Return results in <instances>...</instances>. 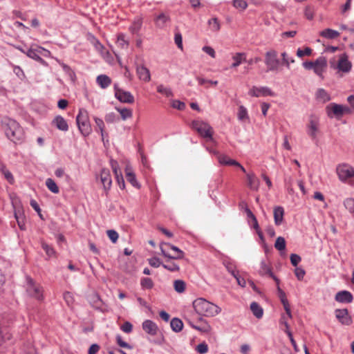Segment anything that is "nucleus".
<instances>
[{
	"instance_id": "f257e3e1",
	"label": "nucleus",
	"mask_w": 354,
	"mask_h": 354,
	"mask_svg": "<svg viewBox=\"0 0 354 354\" xmlns=\"http://www.w3.org/2000/svg\"><path fill=\"white\" fill-rule=\"evenodd\" d=\"M1 127L7 138L13 142L16 143L23 139L24 131L15 120L3 118L1 120Z\"/></svg>"
},
{
	"instance_id": "f03ea898",
	"label": "nucleus",
	"mask_w": 354,
	"mask_h": 354,
	"mask_svg": "<svg viewBox=\"0 0 354 354\" xmlns=\"http://www.w3.org/2000/svg\"><path fill=\"white\" fill-rule=\"evenodd\" d=\"M193 307L198 315L205 317H214L221 311L220 307L203 298L194 300Z\"/></svg>"
},
{
	"instance_id": "7ed1b4c3",
	"label": "nucleus",
	"mask_w": 354,
	"mask_h": 354,
	"mask_svg": "<svg viewBox=\"0 0 354 354\" xmlns=\"http://www.w3.org/2000/svg\"><path fill=\"white\" fill-rule=\"evenodd\" d=\"M78 129L84 136H87L91 133V126L89 121L88 113L84 109H80L76 117Z\"/></svg>"
},
{
	"instance_id": "20e7f679",
	"label": "nucleus",
	"mask_w": 354,
	"mask_h": 354,
	"mask_svg": "<svg viewBox=\"0 0 354 354\" xmlns=\"http://www.w3.org/2000/svg\"><path fill=\"white\" fill-rule=\"evenodd\" d=\"M326 112L330 118L335 117L337 119H340L345 114H351L352 111L346 106L330 103L326 106Z\"/></svg>"
},
{
	"instance_id": "39448f33",
	"label": "nucleus",
	"mask_w": 354,
	"mask_h": 354,
	"mask_svg": "<svg viewBox=\"0 0 354 354\" xmlns=\"http://www.w3.org/2000/svg\"><path fill=\"white\" fill-rule=\"evenodd\" d=\"M264 62L268 71H278L281 65V62L278 58L277 52L272 49L266 53Z\"/></svg>"
},
{
	"instance_id": "423d86ee",
	"label": "nucleus",
	"mask_w": 354,
	"mask_h": 354,
	"mask_svg": "<svg viewBox=\"0 0 354 354\" xmlns=\"http://www.w3.org/2000/svg\"><path fill=\"white\" fill-rule=\"evenodd\" d=\"M160 247L162 254L165 257L174 259H181L184 257V252L170 243H161Z\"/></svg>"
},
{
	"instance_id": "0eeeda50",
	"label": "nucleus",
	"mask_w": 354,
	"mask_h": 354,
	"mask_svg": "<svg viewBox=\"0 0 354 354\" xmlns=\"http://www.w3.org/2000/svg\"><path fill=\"white\" fill-rule=\"evenodd\" d=\"M192 128L196 131L201 136L212 139L213 130L209 124L201 120H194L192 122Z\"/></svg>"
},
{
	"instance_id": "6e6552de",
	"label": "nucleus",
	"mask_w": 354,
	"mask_h": 354,
	"mask_svg": "<svg viewBox=\"0 0 354 354\" xmlns=\"http://www.w3.org/2000/svg\"><path fill=\"white\" fill-rule=\"evenodd\" d=\"M27 287L26 291L28 295L37 299V300H42L43 297V288L40 284L37 283L30 277H26Z\"/></svg>"
},
{
	"instance_id": "1a4fd4ad",
	"label": "nucleus",
	"mask_w": 354,
	"mask_h": 354,
	"mask_svg": "<svg viewBox=\"0 0 354 354\" xmlns=\"http://www.w3.org/2000/svg\"><path fill=\"white\" fill-rule=\"evenodd\" d=\"M336 173L339 180L346 183L354 177V167L346 163L339 164L336 168Z\"/></svg>"
},
{
	"instance_id": "9d476101",
	"label": "nucleus",
	"mask_w": 354,
	"mask_h": 354,
	"mask_svg": "<svg viewBox=\"0 0 354 354\" xmlns=\"http://www.w3.org/2000/svg\"><path fill=\"white\" fill-rule=\"evenodd\" d=\"M331 67L337 69L340 72L348 73L351 70L352 64L348 60V57L346 53H342L339 56V60L337 65L334 62H330Z\"/></svg>"
},
{
	"instance_id": "9b49d317",
	"label": "nucleus",
	"mask_w": 354,
	"mask_h": 354,
	"mask_svg": "<svg viewBox=\"0 0 354 354\" xmlns=\"http://www.w3.org/2000/svg\"><path fill=\"white\" fill-rule=\"evenodd\" d=\"M319 119L315 115H311L307 124L308 134L312 139H315L319 131Z\"/></svg>"
},
{
	"instance_id": "f8f14e48",
	"label": "nucleus",
	"mask_w": 354,
	"mask_h": 354,
	"mask_svg": "<svg viewBox=\"0 0 354 354\" xmlns=\"http://www.w3.org/2000/svg\"><path fill=\"white\" fill-rule=\"evenodd\" d=\"M114 91L115 96L119 101L130 104L134 102V97L130 92L119 88L116 85L114 87Z\"/></svg>"
},
{
	"instance_id": "ddd939ff",
	"label": "nucleus",
	"mask_w": 354,
	"mask_h": 354,
	"mask_svg": "<svg viewBox=\"0 0 354 354\" xmlns=\"http://www.w3.org/2000/svg\"><path fill=\"white\" fill-rule=\"evenodd\" d=\"M248 94L252 97H260V96H274V93L267 86L257 87L252 86Z\"/></svg>"
},
{
	"instance_id": "4468645a",
	"label": "nucleus",
	"mask_w": 354,
	"mask_h": 354,
	"mask_svg": "<svg viewBox=\"0 0 354 354\" xmlns=\"http://www.w3.org/2000/svg\"><path fill=\"white\" fill-rule=\"evenodd\" d=\"M100 177L104 189L108 192L112 185V179L109 169L106 168L102 169L100 171Z\"/></svg>"
},
{
	"instance_id": "2eb2a0df",
	"label": "nucleus",
	"mask_w": 354,
	"mask_h": 354,
	"mask_svg": "<svg viewBox=\"0 0 354 354\" xmlns=\"http://www.w3.org/2000/svg\"><path fill=\"white\" fill-rule=\"evenodd\" d=\"M93 45L96 50H97L103 59L108 63H111L113 60L111 53L106 49V48L97 40L95 39Z\"/></svg>"
},
{
	"instance_id": "dca6fc26",
	"label": "nucleus",
	"mask_w": 354,
	"mask_h": 354,
	"mask_svg": "<svg viewBox=\"0 0 354 354\" xmlns=\"http://www.w3.org/2000/svg\"><path fill=\"white\" fill-rule=\"evenodd\" d=\"M111 165L113 169V171L115 174V177L117 181V183L120 189H123L125 187L124 180L123 176L122 175L121 171L118 167V164L115 160H111Z\"/></svg>"
},
{
	"instance_id": "f3484780",
	"label": "nucleus",
	"mask_w": 354,
	"mask_h": 354,
	"mask_svg": "<svg viewBox=\"0 0 354 354\" xmlns=\"http://www.w3.org/2000/svg\"><path fill=\"white\" fill-rule=\"evenodd\" d=\"M327 67V61L324 57H319L315 61L313 71L316 75L322 77L323 73Z\"/></svg>"
},
{
	"instance_id": "a211bd4d",
	"label": "nucleus",
	"mask_w": 354,
	"mask_h": 354,
	"mask_svg": "<svg viewBox=\"0 0 354 354\" xmlns=\"http://www.w3.org/2000/svg\"><path fill=\"white\" fill-rule=\"evenodd\" d=\"M335 316L337 319L344 325H350L352 323L351 317L348 315V311L346 308L337 309L335 310Z\"/></svg>"
},
{
	"instance_id": "6ab92c4d",
	"label": "nucleus",
	"mask_w": 354,
	"mask_h": 354,
	"mask_svg": "<svg viewBox=\"0 0 354 354\" xmlns=\"http://www.w3.org/2000/svg\"><path fill=\"white\" fill-rule=\"evenodd\" d=\"M136 73L138 78L145 82H149L151 80L149 70L144 65L137 66Z\"/></svg>"
},
{
	"instance_id": "aec40b11",
	"label": "nucleus",
	"mask_w": 354,
	"mask_h": 354,
	"mask_svg": "<svg viewBox=\"0 0 354 354\" xmlns=\"http://www.w3.org/2000/svg\"><path fill=\"white\" fill-rule=\"evenodd\" d=\"M279 283L277 285V291L279 294V297L280 298V300L283 306L284 310H286V313L288 314V316L289 318H292V313L290 310V304L288 303V301L286 298V293L281 289V288L279 286Z\"/></svg>"
},
{
	"instance_id": "412c9836",
	"label": "nucleus",
	"mask_w": 354,
	"mask_h": 354,
	"mask_svg": "<svg viewBox=\"0 0 354 354\" xmlns=\"http://www.w3.org/2000/svg\"><path fill=\"white\" fill-rule=\"evenodd\" d=\"M248 186L253 191H258L260 186L259 179L254 173H249L246 175Z\"/></svg>"
},
{
	"instance_id": "4be33fe9",
	"label": "nucleus",
	"mask_w": 354,
	"mask_h": 354,
	"mask_svg": "<svg viewBox=\"0 0 354 354\" xmlns=\"http://www.w3.org/2000/svg\"><path fill=\"white\" fill-rule=\"evenodd\" d=\"M218 161L221 164L224 165H230V166H236L241 169V170L245 173V168L236 160L231 159L227 156L225 155H221L218 157Z\"/></svg>"
},
{
	"instance_id": "5701e85b",
	"label": "nucleus",
	"mask_w": 354,
	"mask_h": 354,
	"mask_svg": "<svg viewBox=\"0 0 354 354\" xmlns=\"http://www.w3.org/2000/svg\"><path fill=\"white\" fill-rule=\"evenodd\" d=\"M142 329L150 335H156L158 328L156 323L151 320L147 319L142 323Z\"/></svg>"
},
{
	"instance_id": "b1692460",
	"label": "nucleus",
	"mask_w": 354,
	"mask_h": 354,
	"mask_svg": "<svg viewBox=\"0 0 354 354\" xmlns=\"http://www.w3.org/2000/svg\"><path fill=\"white\" fill-rule=\"evenodd\" d=\"M353 299L352 294L347 290L339 291L335 295V300L340 303H351Z\"/></svg>"
},
{
	"instance_id": "393cba45",
	"label": "nucleus",
	"mask_w": 354,
	"mask_h": 354,
	"mask_svg": "<svg viewBox=\"0 0 354 354\" xmlns=\"http://www.w3.org/2000/svg\"><path fill=\"white\" fill-rule=\"evenodd\" d=\"M198 324H194L191 322H189L192 327L196 330H198L201 332L208 333L211 330V326L207 324V322L204 320L202 317L198 319Z\"/></svg>"
},
{
	"instance_id": "a878e982",
	"label": "nucleus",
	"mask_w": 354,
	"mask_h": 354,
	"mask_svg": "<svg viewBox=\"0 0 354 354\" xmlns=\"http://www.w3.org/2000/svg\"><path fill=\"white\" fill-rule=\"evenodd\" d=\"M169 16L165 13H161L158 15L154 19L155 24L159 28H164L166 26L167 24L169 22Z\"/></svg>"
},
{
	"instance_id": "bb28decb",
	"label": "nucleus",
	"mask_w": 354,
	"mask_h": 354,
	"mask_svg": "<svg viewBox=\"0 0 354 354\" xmlns=\"http://www.w3.org/2000/svg\"><path fill=\"white\" fill-rule=\"evenodd\" d=\"M259 274L261 275H264L266 274H268L271 277L273 278V279L276 281L277 284L279 283V280L278 278H277L273 273L271 271V268H270L269 265L266 261H261L260 264V268H259Z\"/></svg>"
},
{
	"instance_id": "cd10ccee",
	"label": "nucleus",
	"mask_w": 354,
	"mask_h": 354,
	"mask_svg": "<svg viewBox=\"0 0 354 354\" xmlns=\"http://www.w3.org/2000/svg\"><path fill=\"white\" fill-rule=\"evenodd\" d=\"M26 55L28 57L39 62L40 64H41L43 65H45L46 64V62L39 56V52H37V47H36V48H29L26 51Z\"/></svg>"
},
{
	"instance_id": "c85d7f7f",
	"label": "nucleus",
	"mask_w": 354,
	"mask_h": 354,
	"mask_svg": "<svg viewBox=\"0 0 354 354\" xmlns=\"http://www.w3.org/2000/svg\"><path fill=\"white\" fill-rule=\"evenodd\" d=\"M53 123L57 128L61 131H66L68 129V125L65 119L62 116H57L53 120Z\"/></svg>"
},
{
	"instance_id": "c756f323",
	"label": "nucleus",
	"mask_w": 354,
	"mask_h": 354,
	"mask_svg": "<svg viewBox=\"0 0 354 354\" xmlns=\"http://www.w3.org/2000/svg\"><path fill=\"white\" fill-rule=\"evenodd\" d=\"M96 82L102 88H106L111 84V78L106 75H98L96 78Z\"/></svg>"
},
{
	"instance_id": "7c9ffc66",
	"label": "nucleus",
	"mask_w": 354,
	"mask_h": 354,
	"mask_svg": "<svg viewBox=\"0 0 354 354\" xmlns=\"http://www.w3.org/2000/svg\"><path fill=\"white\" fill-rule=\"evenodd\" d=\"M316 98L322 103L328 102L330 100V95L323 88H319L317 91Z\"/></svg>"
},
{
	"instance_id": "2f4dec72",
	"label": "nucleus",
	"mask_w": 354,
	"mask_h": 354,
	"mask_svg": "<svg viewBox=\"0 0 354 354\" xmlns=\"http://www.w3.org/2000/svg\"><path fill=\"white\" fill-rule=\"evenodd\" d=\"M339 35V32L330 28H326L320 32L322 37L330 39L338 37Z\"/></svg>"
},
{
	"instance_id": "473e14b6",
	"label": "nucleus",
	"mask_w": 354,
	"mask_h": 354,
	"mask_svg": "<svg viewBox=\"0 0 354 354\" xmlns=\"http://www.w3.org/2000/svg\"><path fill=\"white\" fill-rule=\"evenodd\" d=\"M281 57L282 59L281 65L286 66L288 69L290 68V64L295 62V59L292 57H290L286 52H283L281 54Z\"/></svg>"
},
{
	"instance_id": "72a5a7b5",
	"label": "nucleus",
	"mask_w": 354,
	"mask_h": 354,
	"mask_svg": "<svg viewBox=\"0 0 354 354\" xmlns=\"http://www.w3.org/2000/svg\"><path fill=\"white\" fill-rule=\"evenodd\" d=\"M234 62L232 64V68H236L239 66L242 62H245L246 59L245 54L243 53H237L232 57Z\"/></svg>"
},
{
	"instance_id": "f704fd0d",
	"label": "nucleus",
	"mask_w": 354,
	"mask_h": 354,
	"mask_svg": "<svg viewBox=\"0 0 354 354\" xmlns=\"http://www.w3.org/2000/svg\"><path fill=\"white\" fill-rule=\"evenodd\" d=\"M250 310L257 318L259 319L263 316V308L257 302H252L251 304Z\"/></svg>"
},
{
	"instance_id": "c9c22d12",
	"label": "nucleus",
	"mask_w": 354,
	"mask_h": 354,
	"mask_svg": "<svg viewBox=\"0 0 354 354\" xmlns=\"http://www.w3.org/2000/svg\"><path fill=\"white\" fill-rule=\"evenodd\" d=\"M126 178L133 187H139V184L136 180L135 174L129 168L126 169Z\"/></svg>"
},
{
	"instance_id": "e433bc0d",
	"label": "nucleus",
	"mask_w": 354,
	"mask_h": 354,
	"mask_svg": "<svg viewBox=\"0 0 354 354\" xmlns=\"http://www.w3.org/2000/svg\"><path fill=\"white\" fill-rule=\"evenodd\" d=\"M142 25V21L141 19L138 18L134 20L131 26L129 27V30L132 34H138L140 30L141 29Z\"/></svg>"
},
{
	"instance_id": "4c0bfd02",
	"label": "nucleus",
	"mask_w": 354,
	"mask_h": 354,
	"mask_svg": "<svg viewBox=\"0 0 354 354\" xmlns=\"http://www.w3.org/2000/svg\"><path fill=\"white\" fill-rule=\"evenodd\" d=\"M0 171L3 175L4 178L10 183L13 184L15 182L14 177L12 173L6 167V166L0 165Z\"/></svg>"
},
{
	"instance_id": "58836bf2",
	"label": "nucleus",
	"mask_w": 354,
	"mask_h": 354,
	"mask_svg": "<svg viewBox=\"0 0 354 354\" xmlns=\"http://www.w3.org/2000/svg\"><path fill=\"white\" fill-rule=\"evenodd\" d=\"M172 330L175 332H180L183 327V322L178 318H174L170 323Z\"/></svg>"
},
{
	"instance_id": "ea45409f",
	"label": "nucleus",
	"mask_w": 354,
	"mask_h": 354,
	"mask_svg": "<svg viewBox=\"0 0 354 354\" xmlns=\"http://www.w3.org/2000/svg\"><path fill=\"white\" fill-rule=\"evenodd\" d=\"M46 185L48 189L54 194H58L59 192V187H57L55 182L52 178H47L46 180Z\"/></svg>"
},
{
	"instance_id": "a19ab883",
	"label": "nucleus",
	"mask_w": 354,
	"mask_h": 354,
	"mask_svg": "<svg viewBox=\"0 0 354 354\" xmlns=\"http://www.w3.org/2000/svg\"><path fill=\"white\" fill-rule=\"evenodd\" d=\"M208 25L213 32H218L221 28V24L218 18L214 17L208 21Z\"/></svg>"
},
{
	"instance_id": "79ce46f5",
	"label": "nucleus",
	"mask_w": 354,
	"mask_h": 354,
	"mask_svg": "<svg viewBox=\"0 0 354 354\" xmlns=\"http://www.w3.org/2000/svg\"><path fill=\"white\" fill-rule=\"evenodd\" d=\"M274 221H282L284 214L283 208L281 207H277L273 211Z\"/></svg>"
},
{
	"instance_id": "37998d69",
	"label": "nucleus",
	"mask_w": 354,
	"mask_h": 354,
	"mask_svg": "<svg viewBox=\"0 0 354 354\" xmlns=\"http://www.w3.org/2000/svg\"><path fill=\"white\" fill-rule=\"evenodd\" d=\"M118 111L120 113L121 118L123 120H125L128 118H131L132 117V111L129 109L124 108L120 109L117 108Z\"/></svg>"
},
{
	"instance_id": "c03bdc74",
	"label": "nucleus",
	"mask_w": 354,
	"mask_h": 354,
	"mask_svg": "<svg viewBox=\"0 0 354 354\" xmlns=\"http://www.w3.org/2000/svg\"><path fill=\"white\" fill-rule=\"evenodd\" d=\"M174 289L176 292L182 293L185 290V283L183 280H176L174 283Z\"/></svg>"
},
{
	"instance_id": "a18cd8bd",
	"label": "nucleus",
	"mask_w": 354,
	"mask_h": 354,
	"mask_svg": "<svg viewBox=\"0 0 354 354\" xmlns=\"http://www.w3.org/2000/svg\"><path fill=\"white\" fill-rule=\"evenodd\" d=\"M94 120L96 124V128L99 129L101 133L102 139L104 140V123L102 119L98 118H94Z\"/></svg>"
},
{
	"instance_id": "49530a36",
	"label": "nucleus",
	"mask_w": 354,
	"mask_h": 354,
	"mask_svg": "<svg viewBox=\"0 0 354 354\" xmlns=\"http://www.w3.org/2000/svg\"><path fill=\"white\" fill-rule=\"evenodd\" d=\"M313 50L309 47H306L304 50L298 48L296 53L297 57L301 58L304 56H310L312 55Z\"/></svg>"
},
{
	"instance_id": "de8ad7c7",
	"label": "nucleus",
	"mask_w": 354,
	"mask_h": 354,
	"mask_svg": "<svg viewBox=\"0 0 354 354\" xmlns=\"http://www.w3.org/2000/svg\"><path fill=\"white\" fill-rule=\"evenodd\" d=\"M117 45L122 48H127L129 46V42L125 39V36L123 34H120L118 36Z\"/></svg>"
},
{
	"instance_id": "09e8293b",
	"label": "nucleus",
	"mask_w": 354,
	"mask_h": 354,
	"mask_svg": "<svg viewBox=\"0 0 354 354\" xmlns=\"http://www.w3.org/2000/svg\"><path fill=\"white\" fill-rule=\"evenodd\" d=\"M274 247L276 249H277L278 250H280V251L285 250L286 241H285L284 238H283L281 236L278 237L275 241Z\"/></svg>"
},
{
	"instance_id": "8fccbe9b",
	"label": "nucleus",
	"mask_w": 354,
	"mask_h": 354,
	"mask_svg": "<svg viewBox=\"0 0 354 354\" xmlns=\"http://www.w3.org/2000/svg\"><path fill=\"white\" fill-rule=\"evenodd\" d=\"M157 91L166 97L173 96V93L169 88L165 87L163 85H159L157 87Z\"/></svg>"
},
{
	"instance_id": "3c124183",
	"label": "nucleus",
	"mask_w": 354,
	"mask_h": 354,
	"mask_svg": "<svg viewBox=\"0 0 354 354\" xmlns=\"http://www.w3.org/2000/svg\"><path fill=\"white\" fill-rule=\"evenodd\" d=\"M140 284L143 288L151 289L153 286V282L151 279L146 277L141 280Z\"/></svg>"
},
{
	"instance_id": "603ef678",
	"label": "nucleus",
	"mask_w": 354,
	"mask_h": 354,
	"mask_svg": "<svg viewBox=\"0 0 354 354\" xmlns=\"http://www.w3.org/2000/svg\"><path fill=\"white\" fill-rule=\"evenodd\" d=\"M233 6L236 8H241L244 10L248 7V3L244 0H233Z\"/></svg>"
},
{
	"instance_id": "864d4df0",
	"label": "nucleus",
	"mask_w": 354,
	"mask_h": 354,
	"mask_svg": "<svg viewBox=\"0 0 354 354\" xmlns=\"http://www.w3.org/2000/svg\"><path fill=\"white\" fill-rule=\"evenodd\" d=\"M345 207L349 210L350 212L354 213V199L352 198H346L344 202Z\"/></svg>"
},
{
	"instance_id": "5fc2aeb1",
	"label": "nucleus",
	"mask_w": 354,
	"mask_h": 354,
	"mask_svg": "<svg viewBox=\"0 0 354 354\" xmlns=\"http://www.w3.org/2000/svg\"><path fill=\"white\" fill-rule=\"evenodd\" d=\"M64 299L68 306H71L74 303V298L70 292H65L64 293Z\"/></svg>"
},
{
	"instance_id": "6e6d98bb",
	"label": "nucleus",
	"mask_w": 354,
	"mask_h": 354,
	"mask_svg": "<svg viewBox=\"0 0 354 354\" xmlns=\"http://www.w3.org/2000/svg\"><path fill=\"white\" fill-rule=\"evenodd\" d=\"M238 118L241 120H243L248 118L247 109L243 106H241L239 108Z\"/></svg>"
},
{
	"instance_id": "4d7b16f0",
	"label": "nucleus",
	"mask_w": 354,
	"mask_h": 354,
	"mask_svg": "<svg viewBox=\"0 0 354 354\" xmlns=\"http://www.w3.org/2000/svg\"><path fill=\"white\" fill-rule=\"evenodd\" d=\"M106 233L109 238L113 243H115L118 241V234L116 231L113 230H107Z\"/></svg>"
},
{
	"instance_id": "13d9d810",
	"label": "nucleus",
	"mask_w": 354,
	"mask_h": 354,
	"mask_svg": "<svg viewBox=\"0 0 354 354\" xmlns=\"http://www.w3.org/2000/svg\"><path fill=\"white\" fill-rule=\"evenodd\" d=\"M41 246L48 257H52L53 254H55L54 249L45 242H41Z\"/></svg>"
},
{
	"instance_id": "bf43d9fd",
	"label": "nucleus",
	"mask_w": 354,
	"mask_h": 354,
	"mask_svg": "<svg viewBox=\"0 0 354 354\" xmlns=\"http://www.w3.org/2000/svg\"><path fill=\"white\" fill-rule=\"evenodd\" d=\"M288 319H290V318L288 317V314L286 313V315H282L281 319H280V324L284 325V326L286 328L285 332L286 333H288V331H290L289 325L288 324Z\"/></svg>"
},
{
	"instance_id": "052dcab7",
	"label": "nucleus",
	"mask_w": 354,
	"mask_h": 354,
	"mask_svg": "<svg viewBox=\"0 0 354 354\" xmlns=\"http://www.w3.org/2000/svg\"><path fill=\"white\" fill-rule=\"evenodd\" d=\"M196 350L201 354L206 353L208 351V346L205 342L197 345Z\"/></svg>"
},
{
	"instance_id": "680f3d73",
	"label": "nucleus",
	"mask_w": 354,
	"mask_h": 354,
	"mask_svg": "<svg viewBox=\"0 0 354 354\" xmlns=\"http://www.w3.org/2000/svg\"><path fill=\"white\" fill-rule=\"evenodd\" d=\"M120 329L126 333H130L133 330V325L129 322H125L120 326Z\"/></svg>"
},
{
	"instance_id": "e2e57ef3",
	"label": "nucleus",
	"mask_w": 354,
	"mask_h": 354,
	"mask_svg": "<svg viewBox=\"0 0 354 354\" xmlns=\"http://www.w3.org/2000/svg\"><path fill=\"white\" fill-rule=\"evenodd\" d=\"M171 106L178 110H183L185 108V104L180 100H173L171 102Z\"/></svg>"
},
{
	"instance_id": "0e129e2a",
	"label": "nucleus",
	"mask_w": 354,
	"mask_h": 354,
	"mask_svg": "<svg viewBox=\"0 0 354 354\" xmlns=\"http://www.w3.org/2000/svg\"><path fill=\"white\" fill-rule=\"evenodd\" d=\"M116 342L117 344L122 348H126L129 349L132 348L128 343L122 340V337L120 335H117Z\"/></svg>"
},
{
	"instance_id": "69168bd1",
	"label": "nucleus",
	"mask_w": 354,
	"mask_h": 354,
	"mask_svg": "<svg viewBox=\"0 0 354 354\" xmlns=\"http://www.w3.org/2000/svg\"><path fill=\"white\" fill-rule=\"evenodd\" d=\"M174 41L177 46L180 49H183V39H182V35L180 33L177 32L175 34L174 36Z\"/></svg>"
},
{
	"instance_id": "338daca9",
	"label": "nucleus",
	"mask_w": 354,
	"mask_h": 354,
	"mask_svg": "<svg viewBox=\"0 0 354 354\" xmlns=\"http://www.w3.org/2000/svg\"><path fill=\"white\" fill-rule=\"evenodd\" d=\"M13 72L16 74V75L20 79H23L25 77V74L21 67L18 66H15L13 68Z\"/></svg>"
},
{
	"instance_id": "774afa93",
	"label": "nucleus",
	"mask_w": 354,
	"mask_h": 354,
	"mask_svg": "<svg viewBox=\"0 0 354 354\" xmlns=\"http://www.w3.org/2000/svg\"><path fill=\"white\" fill-rule=\"evenodd\" d=\"M295 275L299 280H302L305 275V270L301 268H296L295 270Z\"/></svg>"
}]
</instances>
